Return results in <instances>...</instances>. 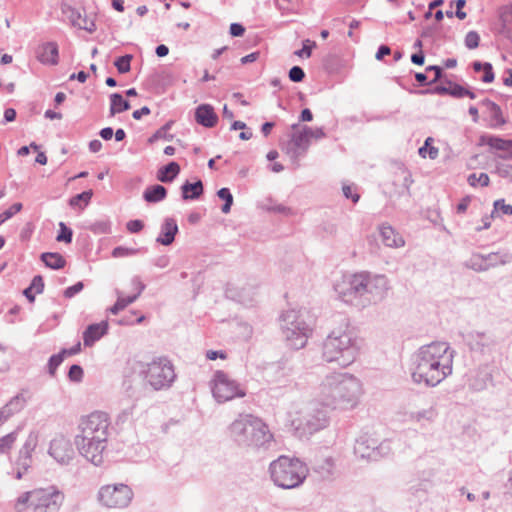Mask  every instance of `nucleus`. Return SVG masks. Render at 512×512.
Wrapping results in <instances>:
<instances>
[{"label":"nucleus","instance_id":"obj_1","mask_svg":"<svg viewBox=\"0 0 512 512\" xmlns=\"http://www.w3.org/2000/svg\"><path fill=\"white\" fill-rule=\"evenodd\" d=\"M454 351L447 342H432L421 346L412 356L410 375L413 383L436 387L453 371Z\"/></svg>","mask_w":512,"mask_h":512},{"label":"nucleus","instance_id":"obj_2","mask_svg":"<svg viewBox=\"0 0 512 512\" xmlns=\"http://www.w3.org/2000/svg\"><path fill=\"white\" fill-rule=\"evenodd\" d=\"M364 394V384L360 378L349 372L333 371L320 381L316 399L329 410L351 411L359 406Z\"/></svg>","mask_w":512,"mask_h":512},{"label":"nucleus","instance_id":"obj_3","mask_svg":"<svg viewBox=\"0 0 512 512\" xmlns=\"http://www.w3.org/2000/svg\"><path fill=\"white\" fill-rule=\"evenodd\" d=\"M389 288L384 275L359 272L342 276L334 284L338 298L349 305L365 308L383 299Z\"/></svg>","mask_w":512,"mask_h":512},{"label":"nucleus","instance_id":"obj_4","mask_svg":"<svg viewBox=\"0 0 512 512\" xmlns=\"http://www.w3.org/2000/svg\"><path fill=\"white\" fill-rule=\"evenodd\" d=\"M110 417L102 411H94L80 418L78 433L74 438L80 455L95 466L104 462L110 435Z\"/></svg>","mask_w":512,"mask_h":512},{"label":"nucleus","instance_id":"obj_5","mask_svg":"<svg viewBox=\"0 0 512 512\" xmlns=\"http://www.w3.org/2000/svg\"><path fill=\"white\" fill-rule=\"evenodd\" d=\"M362 340L345 324L333 329L322 343V359L327 363H336L346 368L353 364L360 354Z\"/></svg>","mask_w":512,"mask_h":512},{"label":"nucleus","instance_id":"obj_6","mask_svg":"<svg viewBox=\"0 0 512 512\" xmlns=\"http://www.w3.org/2000/svg\"><path fill=\"white\" fill-rule=\"evenodd\" d=\"M328 410L316 397L306 404L292 402L286 412V422L299 436L311 435L329 425Z\"/></svg>","mask_w":512,"mask_h":512},{"label":"nucleus","instance_id":"obj_7","mask_svg":"<svg viewBox=\"0 0 512 512\" xmlns=\"http://www.w3.org/2000/svg\"><path fill=\"white\" fill-rule=\"evenodd\" d=\"M64 493L55 485L37 487L20 493L13 501L16 512H60Z\"/></svg>","mask_w":512,"mask_h":512},{"label":"nucleus","instance_id":"obj_8","mask_svg":"<svg viewBox=\"0 0 512 512\" xmlns=\"http://www.w3.org/2000/svg\"><path fill=\"white\" fill-rule=\"evenodd\" d=\"M271 481L282 489H295L300 487L309 474V468L299 458L285 455L279 456L269 464Z\"/></svg>","mask_w":512,"mask_h":512},{"label":"nucleus","instance_id":"obj_9","mask_svg":"<svg viewBox=\"0 0 512 512\" xmlns=\"http://www.w3.org/2000/svg\"><path fill=\"white\" fill-rule=\"evenodd\" d=\"M280 329L287 345L292 349H302L306 346L313 328L305 319L302 310L289 309L279 318Z\"/></svg>","mask_w":512,"mask_h":512},{"label":"nucleus","instance_id":"obj_10","mask_svg":"<svg viewBox=\"0 0 512 512\" xmlns=\"http://www.w3.org/2000/svg\"><path fill=\"white\" fill-rule=\"evenodd\" d=\"M139 375L154 390L169 388L176 378L173 364L166 357H157L149 363L141 364Z\"/></svg>","mask_w":512,"mask_h":512},{"label":"nucleus","instance_id":"obj_11","mask_svg":"<svg viewBox=\"0 0 512 512\" xmlns=\"http://www.w3.org/2000/svg\"><path fill=\"white\" fill-rule=\"evenodd\" d=\"M134 493L130 486L124 483L102 485L96 499L100 506L107 509H122L130 505Z\"/></svg>","mask_w":512,"mask_h":512},{"label":"nucleus","instance_id":"obj_12","mask_svg":"<svg viewBox=\"0 0 512 512\" xmlns=\"http://www.w3.org/2000/svg\"><path fill=\"white\" fill-rule=\"evenodd\" d=\"M511 261L512 255L509 252L472 253L464 265L475 272H484L491 268L506 265Z\"/></svg>","mask_w":512,"mask_h":512},{"label":"nucleus","instance_id":"obj_13","mask_svg":"<svg viewBox=\"0 0 512 512\" xmlns=\"http://www.w3.org/2000/svg\"><path fill=\"white\" fill-rule=\"evenodd\" d=\"M48 455L61 466L70 465L75 458L71 439L64 434H56L50 440Z\"/></svg>","mask_w":512,"mask_h":512},{"label":"nucleus","instance_id":"obj_14","mask_svg":"<svg viewBox=\"0 0 512 512\" xmlns=\"http://www.w3.org/2000/svg\"><path fill=\"white\" fill-rule=\"evenodd\" d=\"M293 132L289 141L285 144L283 150L285 154L290 158L293 165L299 167V162L303 158L310 146L309 139L300 129V125H292Z\"/></svg>","mask_w":512,"mask_h":512},{"label":"nucleus","instance_id":"obj_15","mask_svg":"<svg viewBox=\"0 0 512 512\" xmlns=\"http://www.w3.org/2000/svg\"><path fill=\"white\" fill-rule=\"evenodd\" d=\"M256 416L240 414L229 426V437L238 446L245 447L252 433Z\"/></svg>","mask_w":512,"mask_h":512},{"label":"nucleus","instance_id":"obj_16","mask_svg":"<svg viewBox=\"0 0 512 512\" xmlns=\"http://www.w3.org/2000/svg\"><path fill=\"white\" fill-rule=\"evenodd\" d=\"M274 442V435L269 426L260 418L256 417L252 428V433L245 448L253 450H267Z\"/></svg>","mask_w":512,"mask_h":512},{"label":"nucleus","instance_id":"obj_17","mask_svg":"<svg viewBox=\"0 0 512 512\" xmlns=\"http://www.w3.org/2000/svg\"><path fill=\"white\" fill-rule=\"evenodd\" d=\"M62 11L72 26L85 30L89 33L96 30V25L93 19L89 18L85 11H81L71 6L63 7Z\"/></svg>","mask_w":512,"mask_h":512},{"label":"nucleus","instance_id":"obj_18","mask_svg":"<svg viewBox=\"0 0 512 512\" xmlns=\"http://www.w3.org/2000/svg\"><path fill=\"white\" fill-rule=\"evenodd\" d=\"M470 348L483 355H490L496 346V340L492 335L483 332H474L469 336Z\"/></svg>","mask_w":512,"mask_h":512},{"label":"nucleus","instance_id":"obj_19","mask_svg":"<svg viewBox=\"0 0 512 512\" xmlns=\"http://www.w3.org/2000/svg\"><path fill=\"white\" fill-rule=\"evenodd\" d=\"M481 144L489 146L491 149L499 151L497 155L504 160H512V140L503 139L494 135H484L481 137Z\"/></svg>","mask_w":512,"mask_h":512},{"label":"nucleus","instance_id":"obj_20","mask_svg":"<svg viewBox=\"0 0 512 512\" xmlns=\"http://www.w3.org/2000/svg\"><path fill=\"white\" fill-rule=\"evenodd\" d=\"M406 416L409 421L424 427L436 420L438 412L435 406L430 405L418 410H410L406 412Z\"/></svg>","mask_w":512,"mask_h":512},{"label":"nucleus","instance_id":"obj_21","mask_svg":"<svg viewBox=\"0 0 512 512\" xmlns=\"http://www.w3.org/2000/svg\"><path fill=\"white\" fill-rule=\"evenodd\" d=\"M379 233L381 241L386 247L401 248L405 245V240L402 235L388 224L380 225Z\"/></svg>","mask_w":512,"mask_h":512},{"label":"nucleus","instance_id":"obj_22","mask_svg":"<svg viewBox=\"0 0 512 512\" xmlns=\"http://www.w3.org/2000/svg\"><path fill=\"white\" fill-rule=\"evenodd\" d=\"M499 34L512 44V4L499 8Z\"/></svg>","mask_w":512,"mask_h":512},{"label":"nucleus","instance_id":"obj_23","mask_svg":"<svg viewBox=\"0 0 512 512\" xmlns=\"http://www.w3.org/2000/svg\"><path fill=\"white\" fill-rule=\"evenodd\" d=\"M177 233L178 225L176 220L168 217L161 225L160 234L156 238V242L164 246H169L174 242Z\"/></svg>","mask_w":512,"mask_h":512},{"label":"nucleus","instance_id":"obj_24","mask_svg":"<svg viewBox=\"0 0 512 512\" xmlns=\"http://www.w3.org/2000/svg\"><path fill=\"white\" fill-rule=\"evenodd\" d=\"M108 331V322L102 321L100 323L89 325L83 332V343L86 347H91L94 343L100 340Z\"/></svg>","mask_w":512,"mask_h":512},{"label":"nucleus","instance_id":"obj_25","mask_svg":"<svg viewBox=\"0 0 512 512\" xmlns=\"http://www.w3.org/2000/svg\"><path fill=\"white\" fill-rule=\"evenodd\" d=\"M58 45L55 42H46L39 46L37 50V59L46 65L58 64Z\"/></svg>","mask_w":512,"mask_h":512},{"label":"nucleus","instance_id":"obj_26","mask_svg":"<svg viewBox=\"0 0 512 512\" xmlns=\"http://www.w3.org/2000/svg\"><path fill=\"white\" fill-rule=\"evenodd\" d=\"M255 290L253 288H241L231 286L226 287V297L234 301H238L244 305H249L253 302L255 297Z\"/></svg>","mask_w":512,"mask_h":512},{"label":"nucleus","instance_id":"obj_27","mask_svg":"<svg viewBox=\"0 0 512 512\" xmlns=\"http://www.w3.org/2000/svg\"><path fill=\"white\" fill-rule=\"evenodd\" d=\"M492 381V375L486 368H479L469 381V386L475 391H482Z\"/></svg>","mask_w":512,"mask_h":512},{"label":"nucleus","instance_id":"obj_28","mask_svg":"<svg viewBox=\"0 0 512 512\" xmlns=\"http://www.w3.org/2000/svg\"><path fill=\"white\" fill-rule=\"evenodd\" d=\"M211 393L217 403L224 402V373L221 370L215 372L213 379L209 382Z\"/></svg>","mask_w":512,"mask_h":512},{"label":"nucleus","instance_id":"obj_29","mask_svg":"<svg viewBox=\"0 0 512 512\" xmlns=\"http://www.w3.org/2000/svg\"><path fill=\"white\" fill-rule=\"evenodd\" d=\"M195 117L196 121L205 127H213L216 124V115L210 106H199L196 109Z\"/></svg>","mask_w":512,"mask_h":512},{"label":"nucleus","instance_id":"obj_30","mask_svg":"<svg viewBox=\"0 0 512 512\" xmlns=\"http://www.w3.org/2000/svg\"><path fill=\"white\" fill-rule=\"evenodd\" d=\"M33 463V457L31 454H25L19 451L18 457L15 463V478L20 480L27 474Z\"/></svg>","mask_w":512,"mask_h":512},{"label":"nucleus","instance_id":"obj_31","mask_svg":"<svg viewBox=\"0 0 512 512\" xmlns=\"http://www.w3.org/2000/svg\"><path fill=\"white\" fill-rule=\"evenodd\" d=\"M367 442V439H358L354 446V452L361 458L375 459L377 456L375 443L373 442L372 445H369Z\"/></svg>","mask_w":512,"mask_h":512},{"label":"nucleus","instance_id":"obj_32","mask_svg":"<svg viewBox=\"0 0 512 512\" xmlns=\"http://www.w3.org/2000/svg\"><path fill=\"white\" fill-rule=\"evenodd\" d=\"M180 172V166L176 162H170L169 164L161 167L157 172V179L163 183H169L176 178Z\"/></svg>","mask_w":512,"mask_h":512},{"label":"nucleus","instance_id":"obj_33","mask_svg":"<svg viewBox=\"0 0 512 512\" xmlns=\"http://www.w3.org/2000/svg\"><path fill=\"white\" fill-rule=\"evenodd\" d=\"M167 190L162 185H153L146 188L143 198L149 203H157L166 198Z\"/></svg>","mask_w":512,"mask_h":512},{"label":"nucleus","instance_id":"obj_34","mask_svg":"<svg viewBox=\"0 0 512 512\" xmlns=\"http://www.w3.org/2000/svg\"><path fill=\"white\" fill-rule=\"evenodd\" d=\"M182 190V198L184 200L188 199H197L203 193V184L200 180L195 183L186 182L181 187Z\"/></svg>","mask_w":512,"mask_h":512},{"label":"nucleus","instance_id":"obj_35","mask_svg":"<svg viewBox=\"0 0 512 512\" xmlns=\"http://www.w3.org/2000/svg\"><path fill=\"white\" fill-rule=\"evenodd\" d=\"M115 294L117 296V300L115 304L109 308V312L113 315H117L120 311L124 310L128 305L137 300V295L124 297L122 292L118 289L115 290Z\"/></svg>","mask_w":512,"mask_h":512},{"label":"nucleus","instance_id":"obj_36","mask_svg":"<svg viewBox=\"0 0 512 512\" xmlns=\"http://www.w3.org/2000/svg\"><path fill=\"white\" fill-rule=\"evenodd\" d=\"M130 108V104L121 94L113 93L110 95V115L124 112Z\"/></svg>","mask_w":512,"mask_h":512},{"label":"nucleus","instance_id":"obj_37","mask_svg":"<svg viewBox=\"0 0 512 512\" xmlns=\"http://www.w3.org/2000/svg\"><path fill=\"white\" fill-rule=\"evenodd\" d=\"M41 260L51 269H61L65 266V259L59 253H42Z\"/></svg>","mask_w":512,"mask_h":512},{"label":"nucleus","instance_id":"obj_38","mask_svg":"<svg viewBox=\"0 0 512 512\" xmlns=\"http://www.w3.org/2000/svg\"><path fill=\"white\" fill-rule=\"evenodd\" d=\"M246 388L236 381L226 379V401L237 397H244Z\"/></svg>","mask_w":512,"mask_h":512},{"label":"nucleus","instance_id":"obj_39","mask_svg":"<svg viewBox=\"0 0 512 512\" xmlns=\"http://www.w3.org/2000/svg\"><path fill=\"white\" fill-rule=\"evenodd\" d=\"M40 441V433L37 430H32L29 432L25 442L19 451L24 452L25 454H33L35 449L37 448Z\"/></svg>","mask_w":512,"mask_h":512},{"label":"nucleus","instance_id":"obj_40","mask_svg":"<svg viewBox=\"0 0 512 512\" xmlns=\"http://www.w3.org/2000/svg\"><path fill=\"white\" fill-rule=\"evenodd\" d=\"M27 404V398L24 393H18L12 397L6 404L5 407L9 409L12 415H15L22 411Z\"/></svg>","mask_w":512,"mask_h":512},{"label":"nucleus","instance_id":"obj_41","mask_svg":"<svg viewBox=\"0 0 512 512\" xmlns=\"http://www.w3.org/2000/svg\"><path fill=\"white\" fill-rule=\"evenodd\" d=\"M434 139L432 137L426 138L424 145L419 148L418 154L422 158H429L431 160H434L439 155V149L435 146H433Z\"/></svg>","mask_w":512,"mask_h":512},{"label":"nucleus","instance_id":"obj_42","mask_svg":"<svg viewBox=\"0 0 512 512\" xmlns=\"http://www.w3.org/2000/svg\"><path fill=\"white\" fill-rule=\"evenodd\" d=\"M92 196H93V191L91 189L84 191V192L77 194V195L73 196L72 198H70L69 205L72 208H79L82 210L89 204Z\"/></svg>","mask_w":512,"mask_h":512},{"label":"nucleus","instance_id":"obj_43","mask_svg":"<svg viewBox=\"0 0 512 512\" xmlns=\"http://www.w3.org/2000/svg\"><path fill=\"white\" fill-rule=\"evenodd\" d=\"M89 230L94 234H108L111 232V222L109 219L97 220L89 226Z\"/></svg>","mask_w":512,"mask_h":512},{"label":"nucleus","instance_id":"obj_44","mask_svg":"<svg viewBox=\"0 0 512 512\" xmlns=\"http://www.w3.org/2000/svg\"><path fill=\"white\" fill-rule=\"evenodd\" d=\"M17 439V432H11L0 438V454L8 453Z\"/></svg>","mask_w":512,"mask_h":512},{"label":"nucleus","instance_id":"obj_45","mask_svg":"<svg viewBox=\"0 0 512 512\" xmlns=\"http://www.w3.org/2000/svg\"><path fill=\"white\" fill-rule=\"evenodd\" d=\"M512 215V205L506 204L504 199L496 200L493 204L492 216Z\"/></svg>","mask_w":512,"mask_h":512},{"label":"nucleus","instance_id":"obj_46","mask_svg":"<svg viewBox=\"0 0 512 512\" xmlns=\"http://www.w3.org/2000/svg\"><path fill=\"white\" fill-rule=\"evenodd\" d=\"M132 58H133L132 55L126 54V55L121 56L115 60L114 65L117 68L119 73L125 74L130 71Z\"/></svg>","mask_w":512,"mask_h":512},{"label":"nucleus","instance_id":"obj_47","mask_svg":"<svg viewBox=\"0 0 512 512\" xmlns=\"http://www.w3.org/2000/svg\"><path fill=\"white\" fill-rule=\"evenodd\" d=\"M489 182H490V179H489L488 174H486V173H480L479 175H477L476 173H473V174L469 175V177H468V183L473 187H475L477 185L486 187L489 185Z\"/></svg>","mask_w":512,"mask_h":512},{"label":"nucleus","instance_id":"obj_48","mask_svg":"<svg viewBox=\"0 0 512 512\" xmlns=\"http://www.w3.org/2000/svg\"><path fill=\"white\" fill-rule=\"evenodd\" d=\"M300 129L305 134V136L309 139V142L311 139H322L325 137V133L322 128H311L309 126L303 125L300 126Z\"/></svg>","mask_w":512,"mask_h":512},{"label":"nucleus","instance_id":"obj_49","mask_svg":"<svg viewBox=\"0 0 512 512\" xmlns=\"http://www.w3.org/2000/svg\"><path fill=\"white\" fill-rule=\"evenodd\" d=\"M64 360L62 353L52 355L48 360V373L50 376H55L57 368L61 365Z\"/></svg>","mask_w":512,"mask_h":512},{"label":"nucleus","instance_id":"obj_50","mask_svg":"<svg viewBox=\"0 0 512 512\" xmlns=\"http://www.w3.org/2000/svg\"><path fill=\"white\" fill-rule=\"evenodd\" d=\"M139 252L136 248H127L123 246L115 247L112 251V256L115 258L134 256Z\"/></svg>","mask_w":512,"mask_h":512},{"label":"nucleus","instance_id":"obj_51","mask_svg":"<svg viewBox=\"0 0 512 512\" xmlns=\"http://www.w3.org/2000/svg\"><path fill=\"white\" fill-rule=\"evenodd\" d=\"M230 328L237 326L239 332L238 337L241 339H248L252 334V328L247 323H236V322H230L229 323Z\"/></svg>","mask_w":512,"mask_h":512},{"label":"nucleus","instance_id":"obj_52","mask_svg":"<svg viewBox=\"0 0 512 512\" xmlns=\"http://www.w3.org/2000/svg\"><path fill=\"white\" fill-rule=\"evenodd\" d=\"M22 207L23 206H22L21 203H15L9 209H7L4 212H2L0 214V225H2L5 221L10 219L16 213L20 212L22 210Z\"/></svg>","mask_w":512,"mask_h":512},{"label":"nucleus","instance_id":"obj_53","mask_svg":"<svg viewBox=\"0 0 512 512\" xmlns=\"http://www.w3.org/2000/svg\"><path fill=\"white\" fill-rule=\"evenodd\" d=\"M495 172L502 178H507L512 182V165L496 163Z\"/></svg>","mask_w":512,"mask_h":512},{"label":"nucleus","instance_id":"obj_54","mask_svg":"<svg viewBox=\"0 0 512 512\" xmlns=\"http://www.w3.org/2000/svg\"><path fill=\"white\" fill-rule=\"evenodd\" d=\"M60 233L57 236V241L70 243L72 241L73 232L70 228H68L63 222L59 223Z\"/></svg>","mask_w":512,"mask_h":512},{"label":"nucleus","instance_id":"obj_55","mask_svg":"<svg viewBox=\"0 0 512 512\" xmlns=\"http://www.w3.org/2000/svg\"><path fill=\"white\" fill-rule=\"evenodd\" d=\"M480 36L476 31H469L465 36V45L468 49H475L479 46Z\"/></svg>","mask_w":512,"mask_h":512},{"label":"nucleus","instance_id":"obj_56","mask_svg":"<svg viewBox=\"0 0 512 512\" xmlns=\"http://www.w3.org/2000/svg\"><path fill=\"white\" fill-rule=\"evenodd\" d=\"M316 46V43L306 39L303 41V47L300 50L294 52L298 57H306L309 58L311 56L312 48Z\"/></svg>","mask_w":512,"mask_h":512},{"label":"nucleus","instance_id":"obj_57","mask_svg":"<svg viewBox=\"0 0 512 512\" xmlns=\"http://www.w3.org/2000/svg\"><path fill=\"white\" fill-rule=\"evenodd\" d=\"M68 377L73 382H80L83 378V369L79 365H72L68 372Z\"/></svg>","mask_w":512,"mask_h":512},{"label":"nucleus","instance_id":"obj_58","mask_svg":"<svg viewBox=\"0 0 512 512\" xmlns=\"http://www.w3.org/2000/svg\"><path fill=\"white\" fill-rule=\"evenodd\" d=\"M304 77L305 73L299 66H293L289 71V79L293 82H301Z\"/></svg>","mask_w":512,"mask_h":512},{"label":"nucleus","instance_id":"obj_59","mask_svg":"<svg viewBox=\"0 0 512 512\" xmlns=\"http://www.w3.org/2000/svg\"><path fill=\"white\" fill-rule=\"evenodd\" d=\"M276 5L282 11H290L298 6V0H275Z\"/></svg>","mask_w":512,"mask_h":512},{"label":"nucleus","instance_id":"obj_60","mask_svg":"<svg viewBox=\"0 0 512 512\" xmlns=\"http://www.w3.org/2000/svg\"><path fill=\"white\" fill-rule=\"evenodd\" d=\"M29 287L32 288V290L35 291V293H38V294L42 293L43 289H44V281H43L42 276H40V275L34 276Z\"/></svg>","mask_w":512,"mask_h":512},{"label":"nucleus","instance_id":"obj_61","mask_svg":"<svg viewBox=\"0 0 512 512\" xmlns=\"http://www.w3.org/2000/svg\"><path fill=\"white\" fill-rule=\"evenodd\" d=\"M483 72H484V75L482 76L481 80L484 83H491L494 80V72H493L492 65L488 62H485Z\"/></svg>","mask_w":512,"mask_h":512},{"label":"nucleus","instance_id":"obj_62","mask_svg":"<svg viewBox=\"0 0 512 512\" xmlns=\"http://www.w3.org/2000/svg\"><path fill=\"white\" fill-rule=\"evenodd\" d=\"M84 285L82 282H77L76 284L68 287L64 291V296L66 298H71L79 293L83 289Z\"/></svg>","mask_w":512,"mask_h":512},{"label":"nucleus","instance_id":"obj_63","mask_svg":"<svg viewBox=\"0 0 512 512\" xmlns=\"http://www.w3.org/2000/svg\"><path fill=\"white\" fill-rule=\"evenodd\" d=\"M131 285L133 289L135 290V294L137 295V298L141 295V293L145 290V284L141 281L140 277L135 276L131 280Z\"/></svg>","mask_w":512,"mask_h":512},{"label":"nucleus","instance_id":"obj_64","mask_svg":"<svg viewBox=\"0 0 512 512\" xmlns=\"http://www.w3.org/2000/svg\"><path fill=\"white\" fill-rule=\"evenodd\" d=\"M342 190H343V194L346 198L351 199L354 203L358 202L360 196L358 193L353 191L352 186L344 185Z\"/></svg>","mask_w":512,"mask_h":512}]
</instances>
